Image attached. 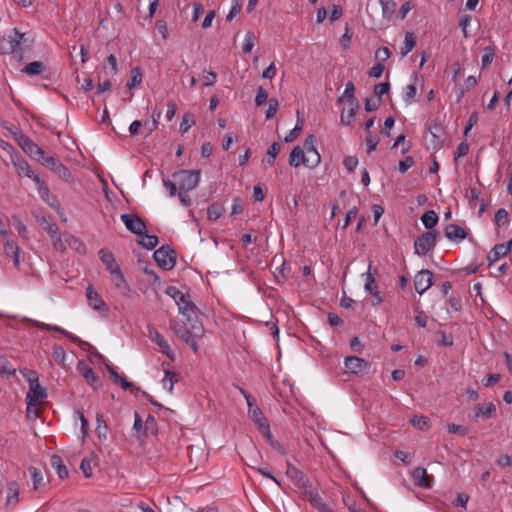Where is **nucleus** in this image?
Segmentation results:
<instances>
[{"label": "nucleus", "mask_w": 512, "mask_h": 512, "mask_svg": "<svg viewBox=\"0 0 512 512\" xmlns=\"http://www.w3.org/2000/svg\"><path fill=\"white\" fill-rule=\"evenodd\" d=\"M349 104L348 108H344L341 113V122L345 125H349L353 118L355 117L356 110L358 108L357 101H352Z\"/></svg>", "instance_id": "nucleus-31"}, {"label": "nucleus", "mask_w": 512, "mask_h": 512, "mask_svg": "<svg viewBox=\"0 0 512 512\" xmlns=\"http://www.w3.org/2000/svg\"><path fill=\"white\" fill-rule=\"evenodd\" d=\"M508 223V213L505 209L501 208L495 213V224L498 227L506 226Z\"/></svg>", "instance_id": "nucleus-55"}, {"label": "nucleus", "mask_w": 512, "mask_h": 512, "mask_svg": "<svg viewBox=\"0 0 512 512\" xmlns=\"http://www.w3.org/2000/svg\"><path fill=\"white\" fill-rule=\"evenodd\" d=\"M255 45V35L253 32L245 34L242 50L244 53H250Z\"/></svg>", "instance_id": "nucleus-51"}, {"label": "nucleus", "mask_w": 512, "mask_h": 512, "mask_svg": "<svg viewBox=\"0 0 512 512\" xmlns=\"http://www.w3.org/2000/svg\"><path fill=\"white\" fill-rule=\"evenodd\" d=\"M19 484L16 481H11L7 485V496H6V504L7 505H15L19 501Z\"/></svg>", "instance_id": "nucleus-29"}, {"label": "nucleus", "mask_w": 512, "mask_h": 512, "mask_svg": "<svg viewBox=\"0 0 512 512\" xmlns=\"http://www.w3.org/2000/svg\"><path fill=\"white\" fill-rule=\"evenodd\" d=\"M15 372H16V369L10 363V361L4 356H0V374L1 375H13Z\"/></svg>", "instance_id": "nucleus-48"}, {"label": "nucleus", "mask_w": 512, "mask_h": 512, "mask_svg": "<svg viewBox=\"0 0 512 512\" xmlns=\"http://www.w3.org/2000/svg\"><path fill=\"white\" fill-rule=\"evenodd\" d=\"M224 211L225 209L222 205L214 203L207 210V218L211 221H216L223 215Z\"/></svg>", "instance_id": "nucleus-46"}, {"label": "nucleus", "mask_w": 512, "mask_h": 512, "mask_svg": "<svg viewBox=\"0 0 512 512\" xmlns=\"http://www.w3.org/2000/svg\"><path fill=\"white\" fill-rule=\"evenodd\" d=\"M510 251V243L496 244L488 254V260L491 263L498 261Z\"/></svg>", "instance_id": "nucleus-27"}, {"label": "nucleus", "mask_w": 512, "mask_h": 512, "mask_svg": "<svg viewBox=\"0 0 512 512\" xmlns=\"http://www.w3.org/2000/svg\"><path fill=\"white\" fill-rule=\"evenodd\" d=\"M496 412V407L493 403L478 405L475 409V417L490 418Z\"/></svg>", "instance_id": "nucleus-37"}, {"label": "nucleus", "mask_w": 512, "mask_h": 512, "mask_svg": "<svg viewBox=\"0 0 512 512\" xmlns=\"http://www.w3.org/2000/svg\"><path fill=\"white\" fill-rule=\"evenodd\" d=\"M121 220L130 232L138 236L146 232L145 223L137 215L123 214Z\"/></svg>", "instance_id": "nucleus-11"}, {"label": "nucleus", "mask_w": 512, "mask_h": 512, "mask_svg": "<svg viewBox=\"0 0 512 512\" xmlns=\"http://www.w3.org/2000/svg\"><path fill=\"white\" fill-rule=\"evenodd\" d=\"M414 82L408 84L403 88L402 98L406 104H411L417 94L416 82L418 80V74H413Z\"/></svg>", "instance_id": "nucleus-28"}, {"label": "nucleus", "mask_w": 512, "mask_h": 512, "mask_svg": "<svg viewBox=\"0 0 512 512\" xmlns=\"http://www.w3.org/2000/svg\"><path fill=\"white\" fill-rule=\"evenodd\" d=\"M416 45V36L413 32H406L404 45L401 47V55L406 56L409 52L413 50Z\"/></svg>", "instance_id": "nucleus-41"}, {"label": "nucleus", "mask_w": 512, "mask_h": 512, "mask_svg": "<svg viewBox=\"0 0 512 512\" xmlns=\"http://www.w3.org/2000/svg\"><path fill=\"white\" fill-rule=\"evenodd\" d=\"M37 161L41 162L42 165H44L45 167L52 171L54 170L55 166H57V164L59 163L53 156L46 155L44 151L41 159H37Z\"/></svg>", "instance_id": "nucleus-57"}, {"label": "nucleus", "mask_w": 512, "mask_h": 512, "mask_svg": "<svg viewBox=\"0 0 512 512\" xmlns=\"http://www.w3.org/2000/svg\"><path fill=\"white\" fill-rule=\"evenodd\" d=\"M46 67L43 62L41 61H34L29 64H27L23 69L22 72L28 75H39L42 74L45 71Z\"/></svg>", "instance_id": "nucleus-40"}, {"label": "nucleus", "mask_w": 512, "mask_h": 512, "mask_svg": "<svg viewBox=\"0 0 512 512\" xmlns=\"http://www.w3.org/2000/svg\"><path fill=\"white\" fill-rule=\"evenodd\" d=\"M454 343L453 336L451 334H446L443 331L437 332V344L440 346L449 347Z\"/></svg>", "instance_id": "nucleus-50"}, {"label": "nucleus", "mask_w": 512, "mask_h": 512, "mask_svg": "<svg viewBox=\"0 0 512 512\" xmlns=\"http://www.w3.org/2000/svg\"><path fill=\"white\" fill-rule=\"evenodd\" d=\"M78 369L81 375L85 378L88 383H94L97 381V376L95 375L93 369L86 363L80 362L78 365Z\"/></svg>", "instance_id": "nucleus-43"}, {"label": "nucleus", "mask_w": 512, "mask_h": 512, "mask_svg": "<svg viewBox=\"0 0 512 512\" xmlns=\"http://www.w3.org/2000/svg\"><path fill=\"white\" fill-rule=\"evenodd\" d=\"M242 8V0H232L231 9L227 15V20L231 21Z\"/></svg>", "instance_id": "nucleus-59"}, {"label": "nucleus", "mask_w": 512, "mask_h": 512, "mask_svg": "<svg viewBox=\"0 0 512 512\" xmlns=\"http://www.w3.org/2000/svg\"><path fill=\"white\" fill-rule=\"evenodd\" d=\"M189 324H174L171 326L175 335L182 339L184 342L189 340L192 336H203L204 328L202 324L197 321H188Z\"/></svg>", "instance_id": "nucleus-3"}, {"label": "nucleus", "mask_w": 512, "mask_h": 512, "mask_svg": "<svg viewBox=\"0 0 512 512\" xmlns=\"http://www.w3.org/2000/svg\"><path fill=\"white\" fill-rule=\"evenodd\" d=\"M34 182L37 185L38 194L42 200L48 203L50 206L54 207L56 198L50 193L47 184L41 180L40 177L36 178Z\"/></svg>", "instance_id": "nucleus-24"}, {"label": "nucleus", "mask_w": 512, "mask_h": 512, "mask_svg": "<svg viewBox=\"0 0 512 512\" xmlns=\"http://www.w3.org/2000/svg\"><path fill=\"white\" fill-rule=\"evenodd\" d=\"M289 164L295 168L300 166V164L304 165V149H302L300 146L293 148L289 155Z\"/></svg>", "instance_id": "nucleus-34"}, {"label": "nucleus", "mask_w": 512, "mask_h": 512, "mask_svg": "<svg viewBox=\"0 0 512 512\" xmlns=\"http://www.w3.org/2000/svg\"><path fill=\"white\" fill-rule=\"evenodd\" d=\"M412 478L414 484L418 487L429 489L434 485V478L429 475L427 470L423 467H417L412 471Z\"/></svg>", "instance_id": "nucleus-14"}, {"label": "nucleus", "mask_w": 512, "mask_h": 512, "mask_svg": "<svg viewBox=\"0 0 512 512\" xmlns=\"http://www.w3.org/2000/svg\"><path fill=\"white\" fill-rule=\"evenodd\" d=\"M142 82V72L139 67H135L131 70V77L130 80L127 82V88L133 89L134 87L140 85Z\"/></svg>", "instance_id": "nucleus-47"}, {"label": "nucleus", "mask_w": 512, "mask_h": 512, "mask_svg": "<svg viewBox=\"0 0 512 512\" xmlns=\"http://www.w3.org/2000/svg\"><path fill=\"white\" fill-rule=\"evenodd\" d=\"M321 162V156L316 150L304 152V165L310 169L317 167Z\"/></svg>", "instance_id": "nucleus-36"}, {"label": "nucleus", "mask_w": 512, "mask_h": 512, "mask_svg": "<svg viewBox=\"0 0 512 512\" xmlns=\"http://www.w3.org/2000/svg\"><path fill=\"white\" fill-rule=\"evenodd\" d=\"M148 336L149 338L159 346L161 352L165 354L171 360L174 359V353L165 339V337L153 326L148 327Z\"/></svg>", "instance_id": "nucleus-9"}, {"label": "nucleus", "mask_w": 512, "mask_h": 512, "mask_svg": "<svg viewBox=\"0 0 512 512\" xmlns=\"http://www.w3.org/2000/svg\"><path fill=\"white\" fill-rule=\"evenodd\" d=\"M20 146L27 154H29L35 160L41 159V157L43 156V149H41L29 138H22Z\"/></svg>", "instance_id": "nucleus-23"}, {"label": "nucleus", "mask_w": 512, "mask_h": 512, "mask_svg": "<svg viewBox=\"0 0 512 512\" xmlns=\"http://www.w3.org/2000/svg\"><path fill=\"white\" fill-rule=\"evenodd\" d=\"M433 285V273L429 270L419 271L414 278V287L419 294H423Z\"/></svg>", "instance_id": "nucleus-13"}, {"label": "nucleus", "mask_w": 512, "mask_h": 512, "mask_svg": "<svg viewBox=\"0 0 512 512\" xmlns=\"http://www.w3.org/2000/svg\"><path fill=\"white\" fill-rule=\"evenodd\" d=\"M173 298L178 306L179 312L187 318V321H191L193 316H195L194 304L180 291L175 290Z\"/></svg>", "instance_id": "nucleus-7"}, {"label": "nucleus", "mask_w": 512, "mask_h": 512, "mask_svg": "<svg viewBox=\"0 0 512 512\" xmlns=\"http://www.w3.org/2000/svg\"><path fill=\"white\" fill-rule=\"evenodd\" d=\"M414 165V159L411 156L405 157L403 160L399 162L398 169L401 173H405L408 169H410Z\"/></svg>", "instance_id": "nucleus-64"}, {"label": "nucleus", "mask_w": 512, "mask_h": 512, "mask_svg": "<svg viewBox=\"0 0 512 512\" xmlns=\"http://www.w3.org/2000/svg\"><path fill=\"white\" fill-rule=\"evenodd\" d=\"M51 465L52 467L56 470L58 476L61 478V479H64L68 476V470L65 466V464L63 463L62 459L60 456L58 455H53L51 457Z\"/></svg>", "instance_id": "nucleus-38"}, {"label": "nucleus", "mask_w": 512, "mask_h": 512, "mask_svg": "<svg viewBox=\"0 0 512 512\" xmlns=\"http://www.w3.org/2000/svg\"><path fill=\"white\" fill-rule=\"evenodd\" d=\"M391 56V52L388 47H380L375 52V59L378 63L384 64Z\"/></svg>", "instance_id": "nucleus-53"}, {"label": "nucleus", "mask_w": 512, "mask_h": 512, "mask_svg": "<svg viewBox=\"0 0 512 512\" xmlns=\"http://www.w3.org/2000/svg\"><path fill=\"white\" fill-rule=\"evenodd\" d=\"M268 99V93L263 87H259L257 89L256 97H255V103L257 106L263 105Z\"/></svg>", "instance_id": "nucleus-63"}, {"label": "nucleus", "mask_w": 512, "mask_h": 512, "mask_svg": "<svg viewBox=\"0 0 512 512\" xmlns=\"http://www.w3.org/2000/svg\"><path fill=\"white\" fill-rule=\"evenodd\" d=\"M28 471L33 482V490L39 491L44 484V477L41 470L37 467L30 466Z\"/></svg>", "instance_id": "nucleus-30"}, {"label": "nucleus", "mask_w": 512, "mask_h": 512, "mask_svg": "<svg viewBox=\"0 0 512 512\" xmlns=\"http://www.w3.org/2000/svg\"><path fill=\"white\" fill-rule=\"evenodd\" d=\"M177 182L173 179L163 178V186L168 191L170 197H174L177 194Z\"/></svg>", "instance_id": "nucleus-58"}, {"label": "nucleus", "mask_w": 512, "mask_h": 512, "mask_svg": "<svg viewBox=\"0 0 512 512\" xmlns=\"http://www.w3.org/2000/svg\"><path fill=\"white\" fill-rule=\"evenodd\" d=\"M304 495L309 503L316 508L320 512H333L332 508L326 504L318 491L311 486H309L305 491Z\"/></svg>", "instance_id": "nucleus-10"}, {"label": "nucleus", "mask_w": 512, "mask_h": 512, "mask_svg": "<svg viewBox=\"0 0 512 512\" xmlns=\"http://www.w3.org/2000/svg\"><path fill=\"white\" fill-rule=\"evenodd\" d=\"M195 124L194 116L191 114H185L182 122L180 123V131L186 133L192 125Z\"/></svg>", "instance_id": "nucleus-56"}, {"label": "nucleus", "mask_w": 512, "mask_h": 512, "mask_svg": "<svg viewBox=\"0 0 512 512\" xmlns=\"http://www.w3.org/2000/svg\"><path fill=\"white\" fill-rule=\"evenodd\" d=\"M172 177L177 182L180 190L192 191L200 182L201 171L183 169L173 173Z\"/></svg>", "instance_id": "nucleus-2"}, {"label": "nucleus", "mask_w": 512, "mask_h": 512, "mask_svg": "<svg viewBox=\"0 0 512 512\" xmlns=\"http://www.w3.org/2000/svg\"><path fill=\"white\" fill-rule=\"evenodd\" d=\"M30 321L33 323L34 326H36L38 328L59 332L62 335H64L65 337H67L70 340H72L74 343H80L81 342L79 337H77L76 335L71 334L70 332L66 331L65 329H63L60 326H53V325H50V324H45L43 322L34 321V320H30Z\"/></svg>", "instance_id": "nucleus-25"}, {"label": "nucleus", "mask_w": 512, "mask_h": 512, "mask_svg": "<svg viewBox=\"0 0 512 512\" xmlns=\"http://www.w3.org/2000/svg\"><path fill=\"white\" fill-rule=\"evenodd\" d=\"M154 259L165 270L172 269L175 265L174 252L163 247L154 252Z\"/></svg>", "instance_id": "nucleus-16"}, {"label": "nucleus", "mask_w": 512, "mask_h": 512, "mask_svg": "<svg viewBox=\"0 0 512 512\" xmlns=\"http://www.w3.org/2000/svg\"><path fill=\"white\" fill-rule=\"evenodd\" d=\"M61 179L65 180V181H70L71 180V173L69 171V169L64 166L62 163H58L57 166H55L54 170H53Z\"/></svg>", "instance_id": "nucleus-54"}, {"label": "nucleus", "mask_w": 512, "mask_h": 512, "mask_svg": "<svg viewBox=\"0 0 512 512\" xmlns=\"http://www.w3.org/2000/svg\"><path fill=\"white\" fill-rule=\"evenodd\" d=\"M268 109L266 110V119H271L277 112L278 101L274 98L268 100Z\"/></svg>", "instance_id": "nucleus-62"}, {"label": "nucleus", "mask_w": 512, "mask_h": 512, "mask_svg": "<svg viewBox=\"0 0 512 512\" xmlns=\"http://www.w3.org/2000/svg\"><path fill=\"white\" fill-rule=\"evenodd\" d=\"M286 465V474L296 487L305 491L311 486L305 475L298 468L293 466L289 461H287Z\"/></svg>", "instance_id": "nucleus-12"}, {"label": "nucleus", "mask_w": 512, "mask_h": 512, "mask_svg": "<svg viewBox=\"0 0 512 512\" xmlns=\"http://www.w3.org/2000/svg\"><path fill=\"white\" fill-rule=\"evenodd\" d=\"M33 40L26 33L17 28L12 29L7 36L0 38V52L2 54L16 53L21 55L25 49L32 46Z\"/></svg>", "instance_id": "nucleus-1"}, {"label": "nucleus", "mask_w": 512, "mask_h": 512, "mask_svg": "<svg viewBox=\"0 0 512 512\" xmlns=\"http://www.w3.org/2000/svg\"><path fill=\"white\" fill-rule=\"evenodd\" d=\"M447 430L452 434L466 435L468 433V428L462 425H457L454 423H450L447 425Z\"/></svg>", "instance_id": "nucleus-60"}, {"label": "nucleus", "mask_w": 512, "mask_h": 512, "mask_svg": "<svg viewBox=\"0 0 512 512\" xmlns=\"http://www.w3.org/2000/svg\"><path fill=\"white\" fill-rule=\"evenodd\" d=\"M344 364L346 369L355 375L366 374L370 369L369 362L357 356L346 357Z\"/></svg>", "instance_id": "nucleus-8"}, {"label": "nucleus", "mask_w": 512, "mask_h": 512, "mask_svg": "<svg viewBox=\"0 0 512 512\" xmlns=\"http://www.w3.org/2000/svg\"><path fill=\"white\" fill-rule=\"evenodd\" d=\"M139 237V244L146 249L152 250L158 244V238L155 235H149L146 232H144L142 235H139Z\"/></svg>", "instance_id": "nucleus-45"}, {"label": "nucleus", "mask_w": 512, "mask_h": 512, "mask_svg": "<svg viewBox=\"0 0 512 512\" xmlns=\"http://www.w3.org/2000/svg\"><path fill=\"white\" fill-rule=\"evenodd\" d=\"M4 252L10 257L13 261V264L16 268H20V264L23 261L21 257V251L18 245H16L13 241L7 240L4 242Z\"/></svg>", "instance_id": "nucleus-20"}, {"label": "nucleus", "mask_w": 512, "mask_h": 512, "mask_svg": "<svg viewBox=\"0 0 512 512\" xmlns=\"http://www.w3.org/2000/svg\"><path fill=\"white\" fill-rule=\"evenodd\" d=\"M377 288L378 286L375 277L371 273V264H369L368 271L366 273L364 289L367 293L371 294L376 299V303L378 304L382 301V297Z\"/></svg>", "instance_id": "nucleus-21"}, {"label": "nucleus", "mask_w": 512, "mask_h": 512, "mask_svg": "<svg viewBox=\"0 0 512 512\" xmlns=\"http://www.w3.org/2000/svg\"><path fill=\"white\" fill-rule=\"evenodd\" d=\"M421 221L425 228L431 230L436 226L438 222V215L436 214L435 211L428 210L422 215Z\"/></svg>", "instance_id": "nucleus-42"}, {"label": "nucleus", "mask_w": 512, "mask_h": 512, "mask_svg": "<svg viewBox=\"0 0 512 512\" xmlns=\"http://www.w3.org/2000/svg\"><path fill=\"white\" fill-rule=\"evenodd\" d=\"M354 91H355V87H354L353 82H348L345 86L344 93H343L342 97L339 99V101L346 100L347 103H350L351 100L356 101V99L354 97Z\"/></svg>", "instance_id": "nucleus-52"}, {"label": "nucleus", "mask_w": 512, "mask_h": 512, "mask_svg": "<svg viewBox=\"0 0 512 512\" xmlns=\"http://www.w3.org/2000/svg\"><path fill=\"white\" fill-rule=\"evenodd\" d=\"M110 378L118 385L121 386L124 390L132 391L134 388V384L132 382L127 381L123 376L119 375L114 368L108 369Z\"/></svg>", "instance_id": "nucleus-33"}, {"label": "nucleus", "mask_w": 512, "mask_h": 512, "mask_svg": "<svg viewBox=\"0 0 512 512\" xmlns=\"http://www.w3.org/2000/svg\"><path fill=\"white\" fill-rule=\"evenodd\" d=\"M99 258L109 273L120 268L115 261L113 253L107 249H101L99 251Z\"/></svg>", "instance_id": "nucleus-26"}, {"label": "nucleus", "mask_w": 512, "mask_h": 512, "mask_svg": "<svg viewBox=\"0 0 512 512\" xmlns=\"http://www.w3.org/2000/svg\"><path fill=\"white\" fill-rule=\"evenodd\" d=\"M86 297L89 307L98 312L102 316H107L109 313V307L100 294L93 288L92 285H88L86 289Z\"/></svg>", "instance_id": "nucleus-5"}, {"label": "nucleus", "mask_w": 512, "mask_h": 512, "mask_svg": "<svg viewBox=\"0 0 512 512\" xmlns=\"http://www.w3.org/2000/svg\"><path fill=\"white\" fill-rule=\"evenodd\" d=\"M179 381V374L169 370H165V375L162 380V386L164 389L172 393L175 383Z\"/></svg>", "instance_id": "nucleus-35"}, {"label": "nucleus", "mask_w": 512, "mask_h": 512, "mask_svg": "<svg viewBox=\"0 0 512 512\" xmlns=\"http://www.w3.org/2000/svg\"><path fill=\"white\" fill-rule=\"evenodd\" d=\"M343 165L349 172H353L358 165V159L355 156H346Z\"/></svg>", "instance_id": "nucleus-61"}, {"label": "nucleus", "mask_w": 512, "mask_h": 512, "mask_svg": "<svg viewBox=\"0 0 512 512\" xmlns=\"http://www.w3.org/2000/svg\"><path fill=\"white\" fill-rule=\"evenodd\" d=\"M41 226L52 238L54 247L56 249H63L64 246L59 236V228L57 224L47 221L46 219H43V221L41 222Z\"/></svg>", "instance_id": "nucleus-19"}, {"label": "nucleus", "mask_w": 512, "mask_h": 512, "mask_svg": "<svg viewBox=\"0 0 512 512\" xmlns=\"http://www.w3.org/2000/svg\"><path fill=\"white\" fill-rule=\"evenodd\" d=\"M248 415L258 427L260 433L267 439H271L270 426L261 409L258 406H251V409H248Z\"/></svg>", "instance_id": "nucleus-6"}, {"label": "nucleus", "mask_w": 512, "mask_h": 512, "mask_svg": "<svg viewBox=\"0 0 512 512\" xmlns=\"http://www.w3.org/2000/svg\"><path fill=\"white\" fill-rule=\"evenodd\" d=\"M280 144L277 142H274L267 151V157L263 159V164L272 166L275 162V159L280 152Z\"/></svg>", "instance_id": "nucleus-44"}, {"label": "nucleus", "mask_w": 512, "mask_h": 512, "mask_svg": "<svg viewBox=\"0 0 512 512\" xmlns=\"http://www.w3.org/2000/svg\"><path fill=\"white\" fill-rule=\"evenodd\" d=\"M429 423V418L426 416H415L411 419V424L420 430L428 429Z\"/></svg>", "instance_id": "nucleus-49"}, {"label": "nucleus", "mask_w": 512, "mask_h": 512, "mask_svg": "<svg viewBox=\"0 0 512 512\" xmlns=\"http://www.w3.org/2000/svg\"><path fill=\"white\" fill-rule=\"evenodd\" d=\"M437 231H428L420 235L414 242L415 254L425 256L436 245Z\"/></svg>", "instance_id": "nucleus-4"}, {"label": "nucleus", "mask_w": 512, "mask_h": 512, "mask_svg": "<svg viewBox=\"0 0 512 512\" xmlns=\"http://www.w3.org/2000/svg\"><path fill=\"white\" fill-rule=\"evenodd\" d=\"M110 274V279L119 293L125 297H129L131 294V287L124 277L121 269L112 271Z\"/></svg>", "instance_id": "nucleus-15"}, {"label": "nucleus", "mask_w": 512, "mask_h": 512, "mask_svg": "<svg viewBox=\"0 0 512 512\" xmlns=\"http://www.w3.org/2000/svg\"><path fill=\"white\" fill-rule=\"evenodd\" d=\"M383 17L387 20H391L396 13L397 4L394 0H379Z\"/></svg>", "instance_id": "nucleus-32"}, {"label": "nucleus", "mask_w": 512, "mask_h": 512, "mask_svg": "<svg viewBox=\"0 0 512 512\" xmlns=\"http://www.w3.org/2000/svg\"><path fill=\"white\" fill-rule=\"evenodd\" d=\"M12 161L19 176H26L32 179L33 181H35L36 178H39V176L34 173V171L25 159L21 157H13Z\"/></svg>", "instance_id": "nucleus-18"}, {"label": "nucleus", "mask_w": 512, "mask_h": 512, "mask_svg": "<svg viewBox=\"0 0 512 512\" xmlns=\"http://www.w3.org/2000/svg\"><path fill=\"white\" fill-rule=\"evenodd\" d=\"M445 236L454 242H460L466 238V231L463 227L455 224H449L444 230Z\"/></svg>", "instance_id": "nucleus-22"}, {"label": "nucleus", "mask_w": 512, "mask_h": 512, "mask_svg": "<svg viewBox=\"0 0 512 512\" xmlns=\"http://www.w3.org/2000/svg\"><path fill=\"white\" fill-rule=\"evenodd\" d=\"M45 397L46 392L39 383L31 384L26 396L28 409L40 403Z\"/></svg>", "instance_id": "nucleus-17"}, {"label": "nucleus", "mask_w": 512, "mask_h": 512, "mask_svg": "<svg viewBox=\"0 0 512 512\" xmlns=\"http://www.w3.org/2000/svg\"><path fill=\"white\" fill-rule=\"evenodd\" d=\"M442 130V126L437 123H433L429 126V133L432 137L430 143L433 146V148H436L437 146L440 145Z\"/></svg>", "instance_id": "nucleus-39"}]
</instances>
